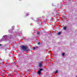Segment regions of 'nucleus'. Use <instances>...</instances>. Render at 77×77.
<instances>
[{
	"label": "nucleus",
	"instance_id": "f257e3e1",
	"mask_svg": "<svg viewBox=\"0 0 77 77\" xmlns=\"http://www.w3.org/2000/svg\"><path fill=\"white\" fill-rule=\"evenodd\" d=\"M21 48L22 50L23 51H29L30 50L29 49L27 48L28 47L27 46H26L25 45H22L20 47Z\"/></svg>",
	"mask_w": 77,
	"mask_h": 77
},
{
	"label": "nucleus",
	"instance_id": "f03ea898",
	"mask_svg": "<svg viewBox=\"0 0 77 77\" xmlns=\"http://www.w3.org/2000/svg\"><path fill=\"white\" fill-rule=\"evenodd\" d=\"M43 70V69H40L39 70H38L37 72V74H39V75H40V74H41V71H42Z\"/></svg>",
	"mask_w": 77,
	"mask_h": 77
},
{
	"label": "nucleus",
	"instance_id": "7ed1b4c3",
	"mask_svg": "<svg viewBox=\"0 0 77 77\" xmlns=\"http://www.w3.org/2000/svg\"><path fill=\"white\" fill-rule=\"evenodd\" d=\"M42 66V62H40L38 63V67L39 68H41Z\"/></svg>",
	"mask_w": 77,
	"mask_h": 77
},
{
	"label": "nucleus",
	"instance_id": "20e7f679",
	"mask_svg": "<svg viewBox=\"0 0 77 77\" xmlns=\"http://www.w3.org/2000/svg\"><path fill=\"white\" fill-rule=\"evenodd\" d=\"M66 28H67V26H65L63 28L64 30H66Z\"/></svg>",
	"mask_w": 77,
	"mask_h": 77
},
{
	"label": "nucleus",
	"instance_id": "39448f33",
	"mask_svg": "<svg viewBox=\"0 0 77 77\" xmlns=\"http://www.w3.org/2000/svg\"><path fill=\"white\" fill-rule=\"evenodd\" d=\"M37 35H39V34H40V32H39L38 31H37Z\"/></svg>",
	"mask_w": 77,
	"mask_h": 77
},
{
	"label": "nucleus",
	"instance_id": "423d86ee",
	"mask_svg": "<svg viewBox=\"0 0 77 77\" xmlns=\"http://www.w3.org/2000/svg\"><path fill=\"white\" fill-rule=\"evenodd\" d=\"M58 72V71L57 70H56L55 72H54V74H56V73H57Z\"/></svg>",
	"mask_w": 77,
	"mask_h": 77
},
{
	"label": "nucleus",
	"instance_id": "0eeeda50",
	"mask_svg": "<svg viewBox=\"0 0 77 77\" xmlns=\"http://www.w3.org/2000/svg\"><path fill=\"white\" fill-rule=\"evenodd\" d=\"M62 55L63 56H65V53H63L62 54Z\"/></svg>",
	"mask_w": 77,
	"mask_h": 77
},
{
	"label": "nucleus",
	"instance_id": "6e6552de",
	"mask_svg": "<svg viewBox=\"0 0 77 77\" xmlns=\"http://www.w3.org/2000/svg\"><path fill=\"white\" fill-rule=\"evenodd\" d=\"M60 34H61V32H58V35H60Z\"/></svg>",
	"mask_w": 77,
	"mask_h": 77
},
{
	"label": "nucleus",
	"instance_id": "1a4fd4ad",
	"mask_svg": "<svg viewBox=\"0 0 77 77\" xmlns=\"http://www.w3.org/2000/svg\"><path fill=\"white\" fill-rule=\"evenodd\" d=\"M3 38H6V35H4L3 36Z\"/></svg>",
	"mask_w": 77,
	"mask_h": 77
},
{
	"label": "nucleus",
	"instance_id": "9d476101",
	"mask_svg": "<svg viewBox=\"0 0 77 77\" xmlns=\"http://www.w3.org/2000/svg\"><path fill=\"white\" fill-rule=\"evenodd\" d=\"M35 49H37V48H38V46H36L35 47Z\"/></svg>",
	"mask_w": 77,
	"mask_h": 77
},
{
	"label": "nucleus",
	"instance_id": "9b49d317",
	"mask_svg": "<svg viewBox=\"0 0 77 77\" xmlns=\"http://www.w3.org/2000/svg\"><path fill=\"white\" fill-rule=\"evenodd\" d=\"M35 49H36L35 48V47H33V50H35Z\"/></svg>",
	"mask_w": 77,
	"mask_h": 77
},
{
	"label": "nucleus",
	"instance_id": "f8f14e48",
	"mask_svg": "<svg viewBox=\"0 0 77 77\" xmlns=\"http://www.w3.org/2000/svg\"><path fill=\"white\" fill-rule=\"evenodd\" d=\"M38 45H40V42H38Z\"/></svg>",
	"mask_w": 77,
	"mask_h": 77
},
{
	"label": "nucleus",
	"instance_id": "ddd939ff",
	"mask_svg": "<svg viewBox=\"0 0 77 77\" xmlns=\"http://www.w3.org/2000/svg\"><path fill=\"white\" fill-rule=\"evenodd\" d=\"M12 28H14V26H13L12 27Z\"/></svg>",
	"mask_w": 77,
	"mask_h": 77
},
{
	"label": "nucleus",
	"instance_id": "4468645a",
	"mask_svg": "<svg viewBox=\"0 0 77 77\" xmlns=\"http://www.w3.org/2000/svg\"><path fill=\"white\" fill-rule=\"evenodd\" d=\"M0 46H2V44L0 45Z\"/></svg>",
	"mask_w": 77,
	"mask_h": 77
},
{
	"label": "nucleus",
	"instance_id": "2eb2a0df",
	"mask_svg": "<svg viewBox=\"0 0 77 77\" xmlns=\"http://www.w3.org/2000/svg\"><path fill=\"white\" fill-rule=\"evenodd\" d=\"M20 77H21V76H20Z\"/></svg>",
	"mask_w": 77,
	"mask_h": 77
},
{
	"label": "nucleus",
	"instance_id": "dca6fc26",
	"mask_svg": "<svg viewBox=\"0 0 77 77\" xmlns=\"http://www.w3.org/2000/svg\"><path fill=\"white\" fill-rule=\"evenodd\" d=\"M8 76H9V75H8Z\"/></svg>",
	"mask_w": 77,
	"mask_h": 77
}]
</instances>
